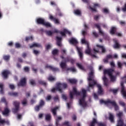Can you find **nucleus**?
<instances>
[{
	"label": "nucleus",
	"mask_w": 126,
	"mask_h": 126,
	"mask_svg": "<svg viewBox=\"0 0 126 126\" xmlns=\"http://www.w3.org/2000/svg\"><path fill=\"white\" fill-rule=\"evenodd\" d=\"M91 72L89 74V77L88 80L89 81V86L91 88L94 87V85H96L97 83L94 80H93L94 78V71L93 70V68L91 67L90 68Z\"/></svg>",
	"instance_id": "obj_1"
},
{
	"label": "nucleus",
	"mask_w": 126,
	"mask_h": 126,
	"mask_svg": "<svg viewBox=\"0 0 126 126\" xmlns=\"http://www.w3.org/2000/svg\"><path fill=\"white\" fill-rule=\"evenodd\" d=\"M22 104L23 105V106H26V105H27V98H24V99L22 101Z\"/></svg>",
	"instance_id": "obj_44"
},
{
	"label": "nucleus",
	"mask_w": 126,
	"mask_h": 126,
	"mask_svg": "<svg viewBox=\"0 0 126 126\" xmlns=\"http://www.w3.org/2000/svg\"><path fill=\"white\" fill-rule=\"evenodd\" d=\"M59 53V50L58 49H54L52 51V54L53 56H56V55H58Z\"/></svg>",
	"instance_id": "obj_47"
},
{
	"label": "nucleus",
	"mask_w": 126,
	"mask_h": 126,
	"mask_svg": "<svg viewBox=\"0 0 126 126\" xmlns=\"http://www.w3.org/2000/svg\"><path fill=\"white\" fill-rule=\"evenodd\" d=\"M30 40H31V41H33V36H31L26 37L25 41L26 42H28V41H29Z\"/></svg>",
	"instance_id": "obj_43"
},
{
	"label": "nucleus",
	"mask_w": 126,
	"mask_h": 126,
	"mask_svg": "<svg viewBox=\"0 0 126 126\" xmlns=\"http://www.w3.org/2000/svg\"><path fill=\"white\" fill-rule=\"evenodd\" d=\"M26 84V78H23L19 83L18 84V86H25Z\"/></svg>",
	"instance_id": "obj_18"
},
{
	"label": "nucleus",
	"mask_w": 126,
	"mask_h": 126,
	"mask_svg": "<svg viewBox=\"0 0 126 126\" xmlns=\"http://www.w3.org/2000/svg\"><path fill=\"white\" fill-rule=\"evenodd\" d=\"M34 47H35L36 48H40V47H41V44L37 43H34L32 44V45L30 46V48L31 49H32V48H34Z\"/></svg>",
	"instance_id": "obj_29"
},
{
	"label": "nucleus",
	"mask_w": 126,
	"mask_h": 126,
	"mask_svg": "<svg viewBox=\"0 0 126 126\" xmlns=\"http://www.w3.org/2000/svg\"><path fill=\"white\" fill-rule=\"evenodd\" d=\"M96 86L98 88V94H99V95H102L103 94V89L102 88V86L99 84H97Z\"/></svg>",
	"instance_id": "obj_24"
},
{
	"label": "nucleus",
	"mask_w": 126,
	"mask_h": 126,
	"mask_svg": "<svg viewBox=\"0 0 126 126\" xmlns=\"http://www.w3.org/2000/svg\"><path fill=\"white\" fill-rule=\"evenodd\" d=\"M38 83L39 84H41V85H44V86H46V85H47V83H46L45 81H42V80L38 81Z\"/></svg>",
	"instance_id": "obj_48"
},
{
	"label": "nucleus",
	"mask_w": 126,
	"mask_h": 126,
	"mask_svg": "<svg viewBox=\"0 0 126 126\" xmlns=\"http://www.w3.org/2000/svg\"><path fill=\"white\" fill-rule=\"evenodd\" d=\"M114 119V115H113L112 113H109V120L110 121L111 123H115V120Z\"/></svg>",
	"instance_id": "obj_32"
},
{
	"label": "nucleus",
	"mask_w": 126,
	"mask_h": 126,
	"mask_svg": "<svg viewBox=\"0 0 126 126\" xmlns=\"http://www.w3.org/2000/svg\"><path fill=\"white\" fill-rule=\"evenodd\" d=\"M117 115L118 117H119V119L117 121V126H123V125H124V120H123V118H122L123 113L120 112L117 114Z\"/></svg>",
	"instance_id": "obj_10"
},
{
	"label": "nucleus",
	"mask_w": 126,
	"mask_h": 126,
	"mask_svg": "<svg viewBox=\"0 0 126 126\" xmlns=\"http://www.w3.org/2000/svg\"><path fill=\"white\" fill-rule=\"evenodd\" d=\"M4 124H6V125H7V126H9V121L8 120L5 121L4 119H1L0 116V125L3 126Z\"/></svg>",
	"instance_id": "obj_21"
},
{
	"label": "nucleus",
	"mask_w": 126,
	"mask_h": 126,
	"mask_svg": "<svg viewBox=\"0 0 126 126\" xmlns=\"http://www.w3.org/2000/svg\"><path fill=\"white\" fill-rule=\"evenodd\" d=\"M9 88H10V89H12V90H13L14 89V88H15V87L12 84H10L9 85Z\"/></svg>",
	"instance_id": "obj_64"
},
{
	"label": "nucleus",
	"mask_w": 126,
	"mask_h": 126,
	"mask_svg": "<svg viewBox=\"0 0 126 126\" xmlns=\"http://www.w3.org/2000/svg\"><path fill=\"white\" fill-rule=\"evenodd\" d=\"M52 99V96L51 95H47L46 97V101H51V99Z\"/></svg>",
	"instance_id": "obj_56"
},
{
	"label": "nucleus",
	"mask_w": 126,
	"mask_h": 126,
	"mask_svg": "<svg viewBox=\"0 0 126 126\" xmlns=\"http://www.w3.org/2000/svg\"><path fill=\"white\" fill-rule=\"evenodd\" d=\"M113 72H114V69L112 68L104 69L103 70L104 74H108L110 78L111 81H115L116 80V77L113 75Z\"/></svg>",
	"instance_id": "obj_3"
},
{
	"label": "nucleus",
	"mask_w": 126,
	"mask_h": 126,
	"mask_svg": "<svg viewBox=\"0 0 126 126\" xmlns=\"http://www.w3.org/2000/svg\"><path fill=\"white\" fill-rule=\"evenodd\" d=\"M63 119V118H62V117H58L57 118L56 120V126H61V125H60V122H61V121H62V120Z\"/></svg>",
	"instance_id": "obj_28"
},
{
	"label": "nucleus",
	"mask_w": 126,
	"mask_h": 126,
	"mask_svg": "<svg viewBox=\"0 0 126 126\" xmlns=\"http://www.w3.org/2000/svg\"><path fill=\"white\" fill-rule=\"evenodd\" d=\"M116 32H117V28L112 27L110 30V34H111V35H115V34L117 33Z\"/></svg>",
	"instance_id": "obj_27"
},
{
	"label": "nucleus",
	"mask_w": 126,
	"mask_h": 126,
	"mask_svg": "<svg viewBox=\"0 0 126 126\" xmlns=\"http://www.w3.org/2000/svg\"><path fill=\"white\" fill-rule=\"evenodd\" d=\"M95 124H98V122L97 121L96 119L93 118V121H92V122H91V123L90 124V126H95Z\"/></svg>",
	"instance_id": "obj_33"
},
{
	"label": "nucleus",
	"mask_w": 126,
	"mask_h": 126,
	"mask_svg": "<svg viewBox=\"0 0 126 126\" xmlns=\"http://www.w3.org/2000/svg\"><path fill=\"white\" fill-rule=\"evenodd\" d=\"M82 92L83 94V97L79 100V104L80 106L84 107L87 106V103L85 102V97H86V90L85 89H82Z\"/></svg>",
	"instance_id": "obj_4"
},
{
	"label": "nucleus",
	"mask_w": 126,
	"mask_h": 126,
	"mask_svg": "<svg viewBox=\"0 0 126 126\" xmlns=\"http://www.w3.org/2000/svg\"><path fill=\"white\" fill-rule=\"evenodd\" d=\"M56 91H59V90L58 89V83L56 84L55 88H54L51 90V92L53 93H55Z\"/></svg>",
	"instance_id": "obj_42"
},
{
	"label": "nucleus",
	"mask_w": 126,
	"mask_h": 126,
	"mask_svg": "<svg viewBox=\"0 0 126 126\" xmlns=\"http://www.w3.org/2000/svg\"><path fill=\"white\" fill-rule=\"evenodd\" d=\"M102 79L103 80L104 85H105V86H108V80L106 76H104Z\"/></svg>",
	"instance_id": "obj_31"
},
{
	"label": "nucleus",
	"mask_w": 126,
	"mask_h": 126,
	"mask_svg": "<svg viewBox=\"0 0 126 126\" xmlns=\"http://www.w3.org/2000/svg\"><path fill=\"white\" fill-rule=\"evenodd\" d=\"M8 95L13 96L14 97H18V93L17 92H9Z\"/></svg>",
	"instance_id": "obj_34"
},
{
	"label": "nucleus",
	"mask_w": 126,
	"mask_h": 126,
	"mask_svg": "<svg viewBox=\"0 0 126 126\" xmlns=\"http://www.w3.org/2000/svg\"><path fill=\"white\" fill-rule=\"evenodd\" d=\"M96 47H97V48H94L93 51H94V54H98V53H100V50H101V53L102 54H105L106 53V52L107 51L106 50V48L104 47V46L99 45V44H96Z\"/></svg>",
	"instance_id": "obj_5"
},
{
	"label": "nucleus",
	"mask_w": 126,
	"mask_h": 126,
	"mask_svg": "<svg viewBox=\"0 0 126 126\" xmlns=\"http://www.w3.org/2000/svg\"><path fill=\"white\" fill-rule=\"evenodd\" d=\"M68 81L69 83H71V84H76L77 82V80L75 79H69Z\"/></svg>",
	"instance_id": "obj_35"
},
{
	"label": "nucleus",
	"mask_w": 126,
	"mask_h": 126,
	"mask_svg": "<svg viewBox=\"0 0 126 126\" xmlns=\"http://www.w3.org/2000/svg\"><path fill=\"white\" fill-rule=\"evenodd\" d=\"M119 104L120 105H121V106H122L123 107H126V103L124 102L120 101Z\"/></svg>",
	"instance_id": "obj_59"
},
{
	"label": "nucleus",
	"mask_w": 126,
	"mask_h": 126,
	"mask_svg": "<svg viewBox=\"0 0 126 126\" xmlns=\"http://www.w3.org/2000/svg\"><path fill=\"white\" fill-rule=\"evenodd\" d=\"M30 84L32 86H36V82L33 79H31L30 80Z\"/></svg>",
	"instance_id": "obj_40"
},
{
	"label": "nucleus",
	"mask_w": 126,
	"mask_h": 126,
	"mask_svg": "<svg viewBox=\"0 0 126 126\" xmlns=\"http://www.w3.org/2000/svg\"><path fill=\"white\" fill-rule=\"evenodd\" d=\"M100 104H104L106 106H110V105L114 106L115 111H118V110H119V106L115 100H112L110 99H108L107 100L101 99L100 100Z\"/></svg>",
	"instance_id": "obj_2"
},
{
	"label": "nucleus",
	"mask_w": 126,
	"mask_h": 126,
	"mask_svg": "<svg viewBox=\"0 0 126 126\" xmlns=\"http://www.w3.org/2000/svg\"><path fill=\"white\" fill-rule=\"evenodd\" d=\"M45 33L46 35H48V36H52V35H53V32H52L51 31H46Z\"/></svg>",
	"instance_id": "obj_52"
},
{
	"label": "nucleus",
	"mask_w": 126,
	"mask_h": 126,
	"mask_svg": "<svg viewBox=\"0 0 126 126\" xmlns=\"http://www.w3.org/2000/svg\"><path fill=\"white\" fill-rule=\"evenodd\" d=\"M97 126H106V124L102 122H99V123L97 122Z\"/></svg>",
	"instance_id": "obj_55"
},
{
	"label": "nucleus",
	"mask_w": 126,
	"mask_h": 126,
	"mask_svg": "<svg viewBox=\"0 0 126 126\" xmlns=\"http://www.w3.org/2000/svg\"><path fill=\"white\" fill-rule=\"evenodd\" d=\"M80 92L77 91L76 88L74 87L73 88V92H70L69 93L70 99H73V95L80 96Z\"/></svg>",
	"instance_id": "obj_9"
},
{
	"label": "nucleus",
	"mask_w": 126,
	"mask_h": 126,
	"mask_svg": "<svg viewBox=\"0 0 126 126\" xmlns=\"http://www.w3.org/2000/svg\"><path fill=\"white\" fill-rule=\"evenodd\" d=\"M60 57L62 60H64V62L61 63L60 66L62 69H64V68H66V63H69L70 58H69V57H67L64 58L63 55H61Z\"/></svg>",
	"instance_id": "obj_6"
},
{
	"label": "nucleus",
	"mask_w": 126,
	"mask_h": 126,
	"mask_svg": "<svg viewBox=\"0 0 126 126\" xmlns=\"http://www.w3.org/2000/svg\"><path fill=\"white\" fill-rule=\"evenodd\" d=\"M13 106L15 108L12 109V111L14 114H16L18 113V111H19V106L20 105V102L19 101H15L13 103Z\"/></svg>",
	"instance_id": "obj_7"
},
{
	"label": "nucleus",
	"mask_w": 126,
	"mask_h": 126,
	"mask_svg": "<svg viewBox=\"0 0 126 126\" xmlns=\"http://www.w3.org/2000/svg\"><path fill=\"white\" fill-rule=\"evenodd\" d=\"M69 42L70 44H72V45H76L78 42H77V40L74 38H71L69 40Z\"/></svg>",
	"instance_id": "obj_26"
},
{
	"label": "nucleus",
	"mask_w": 126,
	"mask_h": 126,
	"mask_svg": "<svg viewBox=\"0 0 126 126\" xmlns=\"http://www.w3.org/2000/svg\"><path fill=\"white\" fill-rule=\"evenodd\" d=\"M2 115L3 116H6L7 117L9 115V109L7 107L4 108V111L2 112Z\"/></svg>",
	"instance_id": "obj_20"
},
{
	"label": "nucleus",
	"mask_w": 126,
	"mask_h": 126,
	"mask_svg": "<svg viewBox=\"0 0 126 126\" xmlns=\"http://www.w3.org/2000/svg\"><path fill=\"white\" fill-rule=\"evenodd\" d=\"M76 49L78 52L79 57L80 59V60H83V53H82V50L81 48L76 46Z\"/></svg>",
	"instance_id": "obj_16"
},
{
	"label": "nucleus",
	"mask_w": 126,
	"mask_h": 126,
	"mask_svg": "<svg viewBox=\"0 0 126 126\" xmlns=\"http://www.w3.org/2000/svg\"><path fill=\"white\" fill-rule=\"evenodd\" d=\"M60 33L62 36H65L66 32H64V30H63V32H60Z\"/></svg>",
	"instance_id": "obj_63"
},
{
	"label": "nucleus",
	"mask_w": 126,
	"mask_h": 126,
	"mask_svg": "<svg viewBox=\"0 0 126 126\" xmlns=\"http://www.w3.org/2000/svg\"><path fill=\"white\" fill-rule=\"evenodd\" d=\"M3 59L4 61H9V59H10V56L9 55H4L3 57Z\"/></svg>",
	"instance_id": "obj_46"
},
{
	"label": "nucleus",
	"mask_w": 126,
	"mask_h": 126,
	"mask_svg": "<svg viewBox=\"0 0 126 126\" xmlns=\"http://www.w3.org/2000/svg\"><path fill=\"white\" fill-rule=\"evenodd\" d=\"M100 6L99 5V4L94 3V8L92 7L91 6H89V9H90L91 11L93 12H98V11L97 10V9H96V7H99Z\"/></svg>",
	"instance_id": "obj_13"
},
{
	"label": "nucleus",
	"mask_w": 126,
	"mask_h": 126,
	"mask_svg": "<svg viewBox=\"0 0 126 126\" xmlns=\"http://www.w3.org/2000/svg\"><path fill=\"white\" fill-rule=\"evenodd\" d=\"M106 58L107 59H108V60H109V59H113V55H110V54L107 55L106 56Z\"/></svg>",
	"instance_id": "obj_61"
},
{
	"label": "nucleus",
	"mask_w": 126,
	"mask_h": 126,
	"mask_svg": "<svg viewBox=\"0 0 126 126\" xmlns=\"http://www.w3.org/2000/svg\"><path fill=\"white\" fill-rule=\"evenodd\" d=\"M94 26L98 29L99 33L101 34V35H102L103 37H105V36L107 39H109V36L106 35L105 33L102 31V30H101V27H100V25H99V24H95Z\"/></svg>",
	"instance_id": "obj_11"
},
{
	"label": "nucleus",
	"mask_w": 126,
	"mask_h": 126,
	"mask_svg": "<svg viewBox=\"0 0 126 126\" xmlns=\"http://www.w3.org/2000/svg\"><path fill=\"white\" fill-rule=\"evenodd\" d=\"M41 108H42V107L40 106H39V105H36L34 108V110L36 112H39V111H40V109H41Z\"/></svg>",
	"instance_id": "obj_51"
},
{
	"label": "nucleus",
	"mask_w": 126,
	"mask_h": 126,
	"mask_svg": "<svg viewBox=\"0 0 126 126\" xmlns=\"http://www.w3.org/2000/svg\"><path fill=\"white\" fill-rule=\"evenodd\" d=\"M51 119H52V116H51V114H47L45 115L46 121L49 122V121H51Z\"/></svg>",
	"instance_id": "obj_37"
},
{
	"label": "nucleus",
	"mask_w": 126,
	"mask_h": 126,
	"mask_svg": "<svg viewBox=\"0 0 126 126\" xmlns=\"http://www.w3.org/2000/svg\"><path fill=\"white\" fill-rule=\"evenodd\" d=\"M9 73H10V72L8 70H4L2 72L1 75L3 78L6 79L8 77Z\"/></svg>",
	"instance_id": "obj_15"
},
{
	"label": "nucleus",
	"mask_w": 126,
	"mask_h": 126,
	"mask_svg": "<svg viewBox=\"0 0 126 126\" xmlns=\"http://www.w3.org/2000/svg\"><path fill=\"white\" fill-rule=\"evenodd\" d=\"M44 105H45V101H44L43 99H41L39 102V105L40 106V107L42 108V107H43V106H44Z\"/></svg>",
	"instance_id": "obj_49"
},
{
	"label": "nucleus",
	"mask_w": 126,
	"mask_h": 126,
	"mask_svg": "<svg viewBox=\"0 0 126 126\" xmlns=\"http://www.w3.org/2000/svg\"><path fill=\"white\" fill-rule=\"evenodd\" d=\"M117 65L119 68H122L123 66V64L122 63H121L120 62H118Z\"/></svg>",
	"instance_id": "obj_54"
},
{
	"label": "nucleus",
	"mask_w": 126,
	"mask_h": 126,
	"mask_svg": "<svg viewBox=\"0 0 126 126\" xmlns=\"http://www.w3.org/2000/svg\"><path fill=\"white\" fill-rule=\"evenodd\" d=\"M15 48H19L21 47V45L19 44V43H16L15 44Z\"/></svg>",
	"instance_id": "obj_58"
},
{
	"label": "nucleus",
	"mask_w": 126,
	"mask_h": 126,
	"mask_svg": "<svg viewBox=\"0 0 126 126\" xmlns=\"http://www.w3.org/2000/svg\"><path fill=\"white\" fill-rule=\"evenodd\" d=\"M48 80H49V81H55V80H56V78H55L54 77H52V76H50L48 78Z\"/></svg>",
	"instance_id": "obj_50"
},
{
	"label": "nucleus",
	"mask_w": 126,
	"mask_h": 126,
	"mask_svg": "<svg viewBox=\"0 0 126 126\" xmlns=\"http://www.w3.org/2000/svg\"><path fill=\"white\" fill-rule=\"evenodd\" d=\"M49 19H50V20H53V21L56 24H60V21L59 20V19L54 17V16H53V15H52L51 14L49 15Z\"/></svg>",
	"instance_id": "obj_19"
},
{
	"label": "nucleus",
	"mask_w": 126,
	"mask_h": 126,
	"mask_svg": "<svg viewBox=\"0 0 126 126\" xmlns=\"http://www.w3.org/2000/svg\"><path fill=\"white\" fill-rule=\"evenodd\" d=\"M87 47V49L85 51V53L91 56L93 58H96V55H95V54H93L92 53H91V48H90V47L89 46V44H88Z\"/></svg>",
	"instance_id": "obj_12"
},
{
	"label": "nucleus",
	"mask_w": 126,
	"mask_h": 126,
	"mask_svg": "<svg viewBox=\"0 0 126 126\" xmlns=\"http://www.w3.org/2000/svg\"><path fill=\"white\" fill-rule=\"evenodd\" d=\"M76 65L78 67V68H79L81 70H85L84 67L83 65H82L81 64H80L79 63H77Z\"/></svg>",
	"instance_id": "obj_38"
},
{
	"label": "nucleus",
	"mask_w": 126,
	"mask_h": 126,
	"mask_svg": "<svg viewBox=\"0 0 126 126\" xmlns=\"http://www.w3.org/2000/svg\"><path fill=\"white\" fill-rule=\"evenodd\" d=\"M113 42L114 43L113 47L114 49H120L121 48V44L119 43V41L117 39H113Z\"/></svg>",
	"instance_id": "obj_14"
},
{
	"label": "nucleus",
	"mask_w": 126,
	"mask_h": 126,
	"mask_svg": "<svg viewBox=\"0 0 126 126\" xmlns=\"http://www.w3.org/2000/svg\"><path fill=\"white\" fill-rule=\"evenodd\" d=\"M122 11L126 12V3L125 4L124 7L122 8Z\"/></svg>",
	"instance_id": "obj_60"
},
{
	"label": "nucleus",
	"mask_w": 126,
	"mask_h": 126,
	"mask_svg": "<svg viewBox=\"0 0 126 126\" xmlns=\"http://www.w3.org/2000/svg\"><path fill=\"white\" fill-rule=\"evenodd\" d=\"M121 92L123 97L126 99V92L125 91V86L122 87Z\"/></svg>",
	"instance_id": "obj_30"
},
{
	"label": "nucleus",
	"mask_w": 126,
	"mask_h": 126,
	"mask_svg": "<svg viewBox=\"0 0 126 126\" xmlns=\"http://www.w3.org/2000/svg\"><path fill=\"white\" fill-rule=\"evenodd\" d=\"M81 42H82V44H87V46H88V44H89V43H88V42L87 41H86V40H85V39H82Z\"/></svg>",
	"instance_id": "obj_57"
},
{
	"label": "nucleus",
	"mask_w": 126,
	"mask_h": 126,
	"mask_svg": "<svg viewBox=\"0 0 126 126\" xmlns=\"http://www.w3.org/2000/svg\"><path fill=\"white\" fill-rule=\"evenodd\" d=\"M74 13L76 14V15H80L81 14V11L78 9H75L74 10Z\"/></svg>",
	"instance_id": "obj_41"
},
{
	"label": "nucleus",
	"mask_w": 126,
	"mask_h": 126,
	"mask_svg": "<svg viewBox=\"0 0 126 126\" xmlns=\"http://www.w3.org/2000/svg\"><path fill=\"white\" fill-rule=\"evenodd\" d=\"M1 102L4 103L6 106H7V101H6V99H5V98L2 97L1 99Z\"/></svg>",
	"instance_id": "obj_53"
},
{
	"label": "nucleus",
	"mask_w": 126,
	"mask_h": 126,
	"mask_svg": "<svg viewBox=\"0 0 126 126\" xmlns=\"http://www.w3.org/2000/svg\"><path fill=\"white\" fill-rule=\"evenodd\" d=\"M24 70L26 72H29V67L26 66L24 67Z\"/></svg>",
	"instance_id": "obj_62"
},
{
	"label": "nucleus",
	"mask_w": 126,
	"mask_h": 126,
	"mask_svg": "<svg viewBox=\"0 0 126 126\" xmlns=\"http://www.w3.org/2000/svg\"><path fill=\"white\" fill-rule=\"evenodd\" d=\"M44 26H45L46 27H51V24L49 22H46V21H44V23L43 24Z\"/></svg>",
	"instance_id": "obj_45"
},
{
	"label": "nucleus",
	"mask_w": 126,
	"mask_h": 126,
	"mask_svg": "<svg viewBox=\"0 0 126 126\" xmlns=\"http://www.w3.org/2000/svg\"><path fill=\"white\" fill-rule=\"evenodd\" d=\"M57 89L60 93H63V89H62V88L63 89H65V88H67V84L65 83H57Z\"/></svg>",
	"instance_id": "obj_8"
},
{
	"label": "nucleus",
	"mask_w": 126,
	"mask_h": 126,
	"mask_svg": "<svg viewBox=\"0 0 126 126\" xmlns=\"http://www.w3.org/2000/svg\"><path fill=\"white\" fill-rule=\"evenodd\" d=\"M45 22V19L41 18H38L36 19V23L37 24H41L42 25H44Z\"/></svg>",
	"instance_id": "obj_23"
},
{
	"label": "nucleus",
	"mask_w": 126,
	"mask_h": 126,
	"mask_svg": "<svg viewBox=\"0 0 126 126\" xmlns=\"http://www.w3.org/2000/svg\"><path fill=\"white\" fill-rule=\"evenodd\" d=\"M45 67L46 68H49L51 70H52L54 72L56 71H60V69L57 67H54L52 66L49 65H46L45 66Z\"/></svg>",
	"instance_id": "obj_17"
},
{
	"label": "nucleus",
	"mask_w": 126,
	"mask_h": 126,
	"mask_svg": "<svg viewBox=\"0 0 126 126\" xmlns=\"http://www.w3.org/2000/svg\"><path fill=\"white\" fill-rule=\"evenodd\" d=\"M67 71L70 70V71H72V72H76V69L74 67H71L70 68H67L66 70Z\"/></svg>",
	"instance_id": "obj_36"
},
{
	"label": "nucleus",
	"mask_w": 126,
	"mask_h": 126,
	"mask_svg": "<svg viewBox=\"0 0 126 126\" xmlns=\"http://www.w3.org/2000/svg\"><path fill=\"white\" fill-rule=\"evenodd\" d=\"M0 94H4V92H3V85L2 84H0Z\"/></svg>",
	"instance_id": "obj_39"
},
{
	"label": "nucleus",
	"mask_w": 126,
	"mask_h": 126,
	"mask_svg": "<svg viewBox=\"0 0 126 126\" xmlns=\"http://www.w3.org/2000/svg\"><path fill=\"white\" fill-rule=\"evenodd\" d=\"M57 45L58 47H62V37L56 36Z\"/></svg>",
	"instance_id": "obj_22"
},
{
	"label": "nucleus",
	"mask_w": 126,
	"mask_h": 126,
	"mask_svg": "<svg viewBox=\"0 0 126 126\" xmlns=\"http://www.w3.org/2000/svg\"><path fill=\"white\" fill-rule=\"evenodd\" d=\"M59 110V107L56 106V107H54V108L51 109V112L53 115V116H54V117H56V116H57V110Z\"/></svg>",
	"instance_id": "obj_25"
}]
</instances>
